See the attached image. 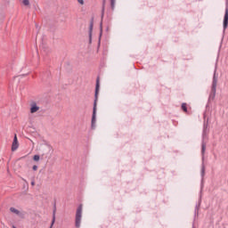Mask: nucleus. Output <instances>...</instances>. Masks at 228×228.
Masks as SVG:
<instances>
[{
	"label": "nucleus",
	"mask_w": 228,
	"mask_h": 228,
	"mask_svg": "<svg viewBox=\"0 0 228 228\" xmlns=\"http://www.w3.org/2000/svg\"><path fill=\"white\" fill-rule=\"evenodd\" d=\"M197 215H199V210H197Z\"/></svg>",
	"instance_id": "19"
},
{
	"label": "nucleus",
	"mask_w": 228,
	"mask_h": 228,
	"mask_svg": "<svg viewBox=\"0 0 228 228\" xmlns=\"http://www.w3.org/2000/svg\"><path fill=\"white\" fill-rule=\"evenodd\" d=\"M223 28H224V31H225V29H227L228 28V4L226 5L225 12H224Z\"/></svg>",
	"instance_id": "3"
},
{
	"label": "nucleus",
	"mask_w": 228,
	"mask_h": 228,
	"mask_svg": "<svg viewBox=\"0 0 228 228\" xmlns=\"http://www.w3.org/2000/svg\"><path fill=\"white\" fill-rule=\"evenodd\" d=\"M12 228H17V227L13 226Z\"/></svg>",
	"instance_id": "20"
},
{
	"label": "nucleus",
	"mask_w": 228,
	"mask_h": 228,
	"mask_svg": "<svg viewBox=\"0 0 228 228\" xmlns=\"http://www.w3.org/2000/svg\"><path fill=\"white\" fill-rule=\"evenodd\" d=\"M77 3L79 4H85V0H77Z\"/></svg>",
	"instance_id": "14"
},
{
	"label": "nucleus",
	"mask_w": 228,
	"mask_h": 228,
	"mask_svg": "<svg viewBox=\"0 0 228 228\" xmlns=\"http://www.w3.org/2000/svg\"><path fill=\"white\" fill-rule=\"evenodd\" d=\"M218 83V77L216 74H214L213 82H212V89L209 95V99H215V95H216V85Z\"/></svg>",
	"instance_id": "1"
},
{
	"label": "nucleus",
	"mask_w": 228,
	"mask_h": 228,
	"mask_svg": "<svg viewBox=\"0 0 228 228\" xmlns=\"http://www.w3.org/2000/svg\"><path fill=\"white\" fill-rule=\"evenodd\" d=\"M115 1H116V0H110L112 8H113V6H115Z\"/></svg>",
	"instance_id": "15"
},
{
	"label": "nucleus",
	"mask_w": 228,
	"mask_h": 228,
	"mask_svg": "<svg viewBox=\"0 0 228 228\" xmlns=\"http://www.w3.org/2000/svg\"><path fill=\"white\" fill-rule=\"evenodd\" d=\"M17 149H19V140L17 139V134H15L12 143V151L15 152Z\"/></svg>",
	"instance_id": "4"
},
{
	"label": "nucleus",
	"mask_w": 228,
	"mask_h": 228,
	"mask_svg": "<svg viewBox=\"0 0 228 228\" xmlns=\"http://www.w3.org/2000/svg\"><path fill=\"white\" fill-rule=\"evenodd\" d=\"M204 152H206V144L203 142L202 143V154H204Z\"/></svg>",
	"instance_id": "13"
},
{
	"label": "nucleus",
	"mask_w": 228,
	"mask_h": 228,
	"mask_svg": "<svg viewBox=\"0 0 228 228\" xmlns=\"http://www.w3.org/2000/svg\"><path fill=\"white\" fill-rule=\"evenodd\" d=\"M204 118L206 119V114H204Z\"/></svg>",
	"instance_id": "18"
},
{
	"label": "nucleus",
	"mask_w": 228,
	"mask_h": 228,
	"mask_svg": "<svg viewBox=\"0 0 228 228\" xmlns=\"http://www.w3.org/2000/svg\"><path fill=\"white\" fill-rule=\"evenodd\" d=\"M32 169H33L34 171H37V170H38V167H37V166H33Z\"/></svg>",
	"instance_id": "16"
},
{
	"label": "nucleus",
	"mask_w": 228,
	"mask_h": 228,
	"mask_svg": "<svg viewBox=\"0 0 228 228\" xmlns=\"http://www.w3.org/2000/svg\"><path fill=\"white\" fill-rule=\"evenodd\" d=\"M202 174L204 175V167L202 168Z\"/></svg>",
	"instance_id": "17"
},
{
	"label": "nucleus",
	"mask_w": 228,
	"mask_h": 228,
	"mask_svg": "<svg viewBox=\"0 0 228 228\" xmlns=\"http://www.w3.org/2000/svg\"><path fill=\"white\" fill-rule=\"evenodd\" d=\"M40 110V107L37 103L33 102L30 104V113H37Z\"/></svg>",
	"instance_id": "6"
},
{
	"label": "nucleus",
	"mask_w": 228,
	"mask_h": 228,
	"mask_svg": "<svg viewBox=\"0 0 228 228\" xmlns=\"http://www.w3.org/2000/svg\"><path fill=\"white\" fill-rule=\"evenodd\" d=\"M99 94V80L96 83V89H95V95L97 97V94Z\"/></svg>",
	"instance_id": "9"
},
{
	"label": "nucleus",
	"mask_w": 228,
	"mask_h": 228,
	"mask_svg": "<svg viewBox=\"0 0 228 228\" xmlns=\"http://www.w3.org/2000/svg\"><path fill=\"white\" fill-rule=\"evenodd\" d=\"M208 133H209V130L208 129V125L204 124V126H203V140H206V137L208 136Z\"/></svg>",
	"instance_id": "8"
},
{
	"label": "nucleus",
	"mask_w": 228,
	"mask_h": 228,
	"mask_svg": "<svg viewBox=\"0 0 228 228\" xmlns=\"http://www.w3.org/2000/svg\"><path fill=\"white\" fill-rule=\"evenodd\" d=\"M226 2L228 3V0H226Z\"/></svg>",
	"instance_id": "21"
},
{
	"label": "nucleus",
	"mask_w": 228,
	"mask_h": 228,
	"mask_svg": "<svg viewBox=\"0 0 228 228\" xmlns=\"http://www.w3.org/2000/svg\"><path fill=\"white\" fill-rule=\"evenodd\" d=\"M33 159H34V161H40V156L39 155H35L33 157Z\"/></svg>",
	"instance_id": "12"
},
{
	"label": "nucleus",
	"mask_w": 228,
	"mask_h": 228,
	"mask_svg": "<svg viewBox=\"0 0 228 228\" xmlns=\"http://www.w3.org/2000/svg\"><path fill=\"white\" fill-rule=\"evenodd\" d=\"M22 4H24V6H29V0H23Z\"/></svg>",
	"instance_id": "10"
},
{
	"label": "nucleus",
	"mask_w": 228,
	"mask_h": 228,
	"mask_svg": "<svg viewBox=\"0 0 228 228\" xmlns=\"http://www.w3.org/2000/svg\"><path fill=\"white\" fill-rule=\"evenodd\" d=\"M182 110H183V111L186 113V111H188V109L186 108V103H183L182 104Z\"/></svg>",
	"instance_id": "11"
},
{
	"label": "nucleus",
	"mask_w": 228,
	"mask_h": 228,
	"mask_svg": "<svg viewBox=\"0 0 228 228\" xmlns=\"http://www.w3.org/2000/svg\"><path fill=\"white\" fill-rule=\"evenodd\" d=\"M96 111H97V105L94 102L93 118H92V127H94V126H95V113H96Z\"/></svg>",
	"instance_id": "7"
},
{
	"label": "nucleus",
	"mask_w": 228,
	"mask_h": 228,
	"mask_svg": "<svg viewBox=\"0 0 228 228\" xmlns=\"http://www.w3.org/2000/svg\"><path fill=\"white\" fill-rule=\"evenodd\" d=\"M83 216V206H79L76 214V227H81V216Z\"/></svg>",
	"instance_id": "2"
},
{
	"label": "nucleus",
	"mask_w": 228,
	"mask_h": 228,
	"mask_svg": "<svg viewBox=\"0 0 228 228\" xmlns=\"http://www.w3.org/2000/svg\"><path fill=\"white\" fill-rule=\"evenodd\" d=\"M11 213H13L14 215H17V216H20V218H24V213H22L20 210L12 207L10 208Z\"/></svg>",
	"instance_id": "5"
}]
</instances>
